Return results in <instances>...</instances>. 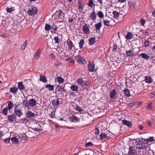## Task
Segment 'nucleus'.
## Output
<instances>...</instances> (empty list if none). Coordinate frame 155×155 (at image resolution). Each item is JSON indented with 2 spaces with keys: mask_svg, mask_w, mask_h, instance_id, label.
<instances>
[{
  "mask_svg": "<svg viewBox=\"0 0 155 155\" xmlns=\"http://www.w3.org/2000/svg\"><path fill=\"white\" fill-rule=\"evenodd\" d=\"M13 8L12 7L10 8L8 7H7L6 8L7 12L9 13L12 12V11L13 10Z\"/></svg>",
  "mask_w": 155,
  "mask_h": 155,
  "instance_id": "54",
  "label": "nucleus"
},
{
  "mask_svg": "<svg viewBox=\"0 0 155 155\" xmlns=\"http://www.w3.org/2000/svg\"><path fill=\"white\" fill-rule=\"evenodd\" d=\"M39 80L40 81H41L44 83H45L47 82L46 78L45 76L42 75H40V76Z\"/></svg>",
  "mask_w": 155,
  "mask_h": 155,
  "instance_id": "37",
  "label": "nucleus"
},
{
  "mask_svg": "<svg viewBox=\"0 0 155 155\" xmlns=\"http://www.w3.org/2000/svg\"><path fill=\"white\" fill-rule=\"evenodd\" d=\"M147 108L148 109H149L150 110L152 109L151 104V103L148 104V106L147 107Z\"/></svg>",
  "mask_w": 155,
  "mask_h": 155,
  "instance_id": "61",
  "label": "nucleus"
},
{
  "mask_svg": "<svg viewBox=\"0 0 155 155\" xmlns=\"http://www.w3.org/2000/svg\"><path fill=\"white\" fill-rule=\"evenodd\" d=\"M133 35L132 33L128 32L126 35L125 36V38L127 40H131L132 38Z\"/></svg>",
  "mask_w": 155,
  "mask_h": 155,
  "instance_id": "24",
  "label": "nucleus"
},
{
  "mask_svg": "<svg viewBox=\"0 0 155 155\" xmlns=\"http://www.w3.org/2000/svg\"><path fill=\"white\" fill-rule=\"evenodd\" d=\"M89 16L91 20H92L93 21H94L97 17L96 13L94 11H93L90 13Z\"/></svg>",
  "mask_w": 155,
  "mask_h": 155,
  "instance_id": "11",
  "label": "nucleus"
},
{
  "mask_svg": "<svg viewBox=\"0 0 155 155\" xmlns=\"http://www.w3.org/2000/svg\"><path fill=\"white\" fill-rule=\"evenodd\" d=\"M87 5L90 7H93V6H95V5L94 3L93 0H89L88 3L87 4Z\"/></svg>",
  "mask_w": 155,
  "mask_h": 155,
  "instance_id": "41",
  "label": "nucleus"
},
{
  "mask_svg": "<svg viewBox=\"0 0 155 155\" xmlns=\"http://www.w3.org/2000/svg\"><path fill=\"white\" fill-rule=\"evenodd\" d=\"M95 134L96 135H98L100 133V131L98 128L97 127L95 128Z\"/></svg>",
  "mask_w": 155,
  "mask_h": 155,
  "instance_id": "59",
  "label": "nucleus"
},
{
  "mask_svg": "<svg viewBox=\"0 0 155 155\" xmlns=\"http://www.w3.org/2000/svg\"><path fill=\"white\" fill-rule=\"evenodd\" d=\"M59 104V100L58 99H54L51 101V104L54 107L57 106Z\"/></svg>",
  "mask_w": 155,
  "mask_h": 155,
  "instance_id": "23",
  "label": "nucleus"
},
{
  "mask_svg": "<svg viewBox=\"0 0 155 155\" xmlns=\"http://www.w3.org/2000/svg\"><path fill=\"white\" fill-rule=\"evenodd\" d=\"M25 116L28 118H32L34 117L35 114L31 111H27L25 114Z\"/></svg>",
  "mask_w": 155,
  "mask_h": 155,
  "instance_id": "13",
  "label": "nucleus"
},
{
  "mask_svg": "<svg viewBox=\"0 0 155 155\" xmlns=\"http://www.w3.org/2000/svg\"><path fill=\"white\" fill-rule=\"evenodd\" d=\"M21 123L26 124L27 122H29V119L26 117L20 120Z\"/></svg>",
  "mask_w": 155,
  "mask_h": 155,
  "instance_id": "44",
  "label": "nucleus"
},
{
  "mask_svg": "<svg viewBox=\"0 0 155 155\" xmlns=\"http://www.w3.org/2000/svg\"><path fill=\"white\" fill-rule=\"evenodd\" d=\"M78 9L80 11H81L83 9L82 4L78 5Z\"/></svg>",
  "mask_w": 155,
  "mask_h": 155,
  "instance_id": "57",
  "label": "nucleus"
},
{
  "mask_svg": "<svg viewBox=\"0 0 155 155\" xmlns=\"http://www.w3.org/2000/svg\"><path fill=\"white\" fill-rule=\"evenodd\" d=\"M150 45V41H149L146 40L144 43V46L145 47H148Z\"/></svg>",
  "mask_w": 155,
  "mask_h": 155,
  "instance_id": "56",
  "label": "nucleus"
},
{
  "mask_svg": "<svg viewBox=\"0 0 155 155\" xmlns=\"http://www.w3.org/2000/svg\"><path fill=\"white\" fill-rule=\"evenodd\" d=\"M117 94V93L115 89H112L110 92V97L111 98H114L116 97Z\"/></svg>",
  "mask_w": 155,
  "mask_h": 155,
  "instance_id": "9",
  "label": "nucleus"
},
{
  "mask_svg": "<svg viewBox=\"0 0 155 155\" xmlns=\"http://www.w3.org/2000/svg\"><path fill=\"white\" fill-rule=\"evenodd\" d=\"M45 87L47 88L49 91H52L54 90V86L50 84H46Z\"/></svg>",
  "mask_w": 155,
  "mask_h": 155,
  "instance_id": "34",
  "label": "nucleus"
},
{
  "mask_svg": "<svg viewBox=\"0 0 155 155\" xmlns=\"http://www.w3.org/2000/svg\"><path fill=\"white\" fill-rule=\"evenodd\" d=\"M73 20L74 19L72 17L71 18L70 17L68 18V21L69 23H71L73 21Z\"/></svg>",
  "mask_w": 155,
  "mask_h": 155,
  "instance_id": "60",
  "label": "nucleus"
},
{
  "mask_svg": "<svg viewBox=\"0 0 155 155\" xmlns=\"http://www.w3.org/2000/svg\"><path fill=\"white\" fill-rule=\"evenodd\" d=\"M76 82L78 85H81L82 86V85H83V83L84 82V81L82 79L80 78L78 79L77 80Z\"/></svg>",
  "mask_w": 155,
  "mask_h": 155,
  "instance_id": "39",
  "label": "nucleus"
},
{
  "mask_svg": "<svg viewBox=\"0 0 155 155\" xmlns=\"http://www.w3.org/2000/svg\"><path fill=\"white\" fill-rule=\"evenodd\" d=\"M41 49L39 48L35 53L34 57L36 59H38L40 56V54L41 52Z\"/></svg>",
  "mask_w": 155,
  "mask_h": 155,
  "instance_id": "16",
  "label": "nucleus"
},
{
  "mask_svg": "<svg viewBox=\"0 0 155 155\" xmlns=\"http://www.w3.org/2000/svg\"><path fill=\"white\" fill-rule=\"evenodd\" d=\"M97 15L101 18L104 17V15L101 11H99L97 13Z\"/></svg>",
  "mask_w": 155,
  "mask_h": 155,
  "instance_id": "48",
  "label": "nucleus"
},
{
  "mask_svg": "<svg viewBox=\"0 0 155 155\" xmlns=\"http://www.w3.org/2000/svg\"><path fill=\"white\" fill-rule=\"evenodd\" d=\"M28 13L29 15H35L37 13V9L35 7H32L29 8L28 11Z\"/></svg>",
  "mask_w": 155,
  "mask_h": 155,
  "instance_id": "3",
  "label": "nucleus"
},
{
  "mask_svg": "<svg viewBox=\"0 0 155 155\" xmlns=\"http://www.w3.org/2000/svg\"><path fill=\"white\" fill-rule=\"evenodd\" d=\"M148 146L147 141L144 139H142L140 141L136 144V147L139 150H143L146 148Z\"/></svg>",
  "mask_w": 155,
  "mask_h": 155,
  "instance_id": "1",
  "label": "nucleus"
},
{
  "mask_svg": "<svg viewBox=\"0 0 155 155\" xmlns=\"http://www.w3.org/2000/svg\"><path fill=\"white\" fill-rule=\"evenodd\" d=\"M124 93L127 97H129L130 96V90L128 89L125 88L124 90Z\"/></svg>",
  "mask_w": 155,
  "mask_h": 155,
  "instance_id": "35",
  "label": "nucleus"
},
{
  "mask_svg": "<svg viewBox=\"0 0 155 155\" xmlns=\"http://www.w3.org/2000/svg\"><path fill=\"white\" fill-rule=\"evenodd\" d=\"M54 40L55 41V43L58 44L60 41V39L58 36H55L54 38Z\"/></svg>",
  "mask_w": 155,
  "mask_h": 155,
  "instance_id": "52",
  "label": "nucleus"
},
{
  "mask_svg": "<svg viewBox=\"0 0 155 155\" xmlns=\"http://www.w3.org/2000/svg\"><path fill=\"white\" fill-rule=\"evenodd\" d=\"M66 42L68 46V49H70L71 51L72 48L73 47H74V45L71 40L69 39H68L67 40Z\"/></svg>",
  "mask_w": 155,
  "mask_h": 155,
  "instance_id": "8",
  "label": "nucleus"
},
{
  "mask_svg": "<svg viewBox=\"0 0 155 155\" xmlns=\"http://www.w3.org/2000/svg\"><path fill=\"white\" fill-rule=\"evenodd\" d=\"M28 137L32 138L35 136V133L31 131H29L26 133Z\"/></svg>",
  "mask_w": 155,
  "mask_h": 155,
  "instance_id": "22",
  "label": "nucleus"
},
{
  "mask_svg": "<svg viewBox=\"0 0 155 155\" xmlns=\"http://www.w3.org/2000/svg\"><path fill=\"white\" fill-rule=\"evenodd\" d=\"M91 83V81H88L84 82L83 85H82V87L85 89H86L88 87Z\"/></svg>",
  "mask_w": 155,
  "mask_h": 155,
  "instance_id": "19",
  "label": "nucleus"
},
{
  "mask_svg": "<svg viewBox=\"0 0 155 155\" xmlns=\"http://www.w3.org/2000/svg\"><path fill=\"white\" fill-rule=\"evenodd\" d=\"M51 28L55 33L57 31L58 26L55 23H53L51 26Z\"/></svg>",
  "mask_w": 155,
  "mask_h": 155,
  "instance_id": "40",
  "label": "nucleus"
},
{
  "mask_svg": "<svg viewBox=\"0 0 155 155\" xmlns=\"http://www.w3.org/2000/svg\"><path fill=\"white\" fill-rule=\"evenodd\" d=\"M75 110L79 112H81L84 110V109L78 105H77L76 106Z\"/></svg>",
  "mask_w": 155,
  "mask_h": 155,
  "instance_id": "46",
  "label": "nucleus"
},
{
  "mask_svg": "<svg viewBox=\"0 0 155 155\" xmlns=\"http://www.w3.org/2000/svg\"><path fill=\"white\" fill-rule=\"evenodd\" d=\"M89 62V64L88 66V71L90 72H92L94 71L95 69L94 64L90 62Z\"/></svg>",
  "mask_w": 155,
  "mask_h": 155,
  "instance_id": "7",
  "label": "nucleus"
},
{
  "mask_svg": "<svg viewBox=\"0 0 155 155\" xmlns=\"http://www.w3.org/2000/svg\"><path fill=\"white\" fill-rule=\"evenodd\" d=\"M14 106L13 103L11 101H9L8 102V106L7 107V108L8 110H9L11 109Z\"/></svg>",
  "mask_w": 155,
  "mask_h": 155,
  "instance_id": "36",
  "label": "nucleus"
},
{
  "mask_svg": "<svg viewBox=\"0 0 155 155\" xmlns=\"http://www.w3.org/2000/svg\"><path fill=\"white\" fill-rule=\"evenodd\" d=\"M95 38L93 37H90L88 40L89 43L90 45H93L95 44L96 42Z\"/></svg>",
  "mask_w": 155,
  "mask_h": 155,
  "instance_id": "27",
  "label": "nucleus"
},
{
  "mask_svg": "<svg viewBox=\"0 0 155 155\" xmlns=\"http://www.w3.org/2000/svg\"><path fill=\"white\" fill-rule=\"evenodd\" d=\"M104 24L107 26H109L111 25L110 24V21H109L104 20Z\"/></svg>",
  "mask_w": 155,
  "mask_h": 155,
  "instance_id": "53",
  "label": "nucleus"
},
{
  "mask_svg": "<svg viewBox=\"0 0 155 155\" xmlns=\"http://www.w3.org/2000/svg\"><path fill=\"white\" fill-rule=\"evenodd\" d=\"M113 14L114 18L117 19L119 15V13L116 11H114L113 12Z\"/></svg>",
  "mask_w": 155,
  "mask_h": 155,
  "instance_id": "50",
  "label": "nucleus"
},
{
  "mask_svg": "<svg viewBox=\"0 0 155 155\" xmlns=\"http://www.w3.org/2000/svg\"><path fill=\"white\" fill-rule=\"evenodd\" d=\"M93 145V144L91 142H89L85 144V146L86 147H88Z\"/></svg>",
  "mask_w": 155,
  "mask_h": 155,
  "instance_id": "55",
  "label": "nucleus"
},
{
  "mask_svg": "<svg viewBox=\"0 0 155 155\" xmlns=\"http://www.w3.org/2000/svg\"><path fill=\"white\" fill-rule=\"evenodd\" d=\"M136 150L134 147H130L129 151V154L130 155H134L136 153Z\"/></svg>",
  "mask_w": 155,
  "mask_h": 155,
  "instance_id": "14",
  "label": "nucleus"
},
{
  "mask_svg": "<svg viewBox=\"0 0 155 155\" xmlns=\"http://www.w3.org/2000/svg\"><path fill=\"white\" fill-rule=\"evenodd\" d=\"M140 21L142 25H144L146 22L145 20L143 18L141 19Z\"/></svg>",
  "mask_w": 155,
  "mask_h": 155,
  "instance_id": "58",
  "label": "nucleus"
},
{
  "mask_svg": "<svg viewBox=\"0 0 155 155\" xmlns=\"http://www.w3.org/2000/svg\"><path fill=\"white\" fill-rule=\"evenodd\" d=\"M8 120V121L11 122H12L14 120L16 119V117L15 115L13 114H10L7 117Z\"/></svg>",
  "mask_w": 155,
  "mask_h": 155,
  "instance_id": "10",
  "label": "nucleus"
},
{
  "mask_svg": "<svg viewBox=\"0 0 155 155\" xmlns=\"http://www.w3.org/2000/svg\"><path fill=\"white\" fill-rule=\"evenodd\" d=\"M145 81L146 82L150 83H152L153 81V79L150 76H146L145 78Z\"/></svg>",
  "mask_w": 155,
  "mask_h": 155,
  "instance_id": "26",
  "label": "nucleus"
},
{
  "mask_svg": "<svg viewBox=\"0 0 155 155\" xmlns=\"http://www.w3.org/2000/svg\"><path fill=\"white\" fill-rule=\"evenodd\" d=\"M129 6L130 7L134 9H136L137 8V5L135 3L132 2L129 3Z\"/></svg>",
  "mask_w": 155,
  "mask_h": 155,
  "instance_id": "31",
  "label": "nucleus"
},
{
  "mask_svg": "<svg viewBox=\"0 0 155 155\" xmlns=\"http://www.w3.org/2000/svg\"><path fill=\"white\" fill-rule=\"evenodd\" d=\"M150 97H153L154 96H155V91L153 92V93H151L150 95Z\"/></svg>",
  "mask_w": 155,
  "mask_h": 155,
  "instance_id": "64",
  "label": "nucleus"
},
{
  "mask_svg": "<svg viewBox=\"0 0 155 155\" xmlns=\"http://www.w3.org/2000/svg\"><path fill=\"white\" fill-rule=\"evenodd\" d=\"M109 137L107 136V134L102 133L100 135V138L101 140H102L104 138L108 139Z\"/></svg>",
  "mask_w": 155,
  "mask_h": 155,
  "instance_id": "30",
  "label": "nucleus"
},
{
  "mask_svg": "<svg viewBox=\"0 0 155 155\" xmlns=\"http://www.w3.org/2000/svg\"><path fill=\"white\" fill-rule=\"evenodd\" d=\"M64 86L59 85H57L55 88V91H58L62 93L63 92H66V90L64 89Z\"/></svg>",
  "mask_w": 155,
  "mask_h": 155,
  "instance_id": "5",
  "label": "nucleus"
},
{
  "mask_svg": "<svg viewBox=\"0 0 155 155\" xmlns=\"http://www.w3.org/2000/svg\"><path fill=\"white\" fill-rule=\"evenodd\" d=\"M55 81L58 82L59 84H61L64 82V80L61 77L57 76V78L55 79Z\"/></svg>",
  "mask_w": 155,
  "mask_h": 155,
  "instance_id": "17",
  "label": "nucleus"
},
{
  "mask_svg": "<svg viewBox=\"0 0 155 155\" xmlns=\"http://www.w3.org/2000/svg\"><path fill=\"white\" fill-rule=\"evenodd\" d=\"M28 43V41L27 40H25L23 44L21 47V50L23 51L27 47V43Z\"/></svg>",
  "mask_w": 155,
  "mask_h": 155,
  "instance_id": "38",
  "label": "nucleus"
},
{
  "mask_svg": "<svg viewBox=\"0 0 155 155\" xmlns=\"http://www.w3.org/2000/svg\"><path fill=\"white\" fill-rule=\"evenodd\" d=\"M84 43V40L83 39H81L80 40L79 42V47L80 48H82L83 46Z\"/></svg>",
  "mask_w": 155,
  "mask_h": 155,
  "instance_id": "42",
  "label": "nucleus"
},
{
  "mask_svg": "<svg viewBox=\"0 0 155 155\" xmlns=\"http://www.w3.org/2000/svg\"><path fill=\"white\" fill-rule=\"evenodd\" d=\"M70 89L72 91L77 92L78 90V86L74 84H72L70 87Z\"/></svg>",
  "mask_w": 155,
  "mask_h": 155,
  "instance_id": "25",
  "label": "nucleus"
},
{
  "mask_svg": "<svg viewBox=\"0 0 155 155\" xmlns=\"http://www.w3.org/2000/svg\"><path fill=\"white\" fill-rule=\"evenodd\" d=\"M138 56L139 58H143L146 59L148 60L150 58V56L147 54H145L144 53H142L138 55Z\"/></svg>",
  "mask_w": 155,
  "mask_h": 155,
  "instance_id": "12",
  "label": "nucleus"
},
{
  "mask_svg": "<svg viewBox=\"0 0 155 155\" xmlns=\"http://www.w3.org/2000/svg\"><path fill=\"white\" fill-rule=\"evenodd\" d=\"M28 103L29 106L33 107L36 104V101L34 99H31L28 101Z\"/></svg>",
  "mask_w": 155,
  "mask_h": 155,
  "instance_id": "20",
  "label": "nucleus"
},
{
  "mask_svg": "<svg viewBox=\"0 0 155 155\" xmlns=\"http://www.w3.org/2000/svg\"><path fill=\"white\" fill-rule=\"evenodd\" d=\"M26 99V100H24L23 101L22 104L25 107H29V104L28 103L27 99Z\"/></svg>",
  "mask_w": 155,
  "mask_h": 155,
  "instance_id": "47",
  "label": "nucleus"
},
{
  "mask_svg": "<svg viewBox=\"0 0 155 155\" xmlns=\"http://www.w3.org/2000/svg\"><path fill=\"white\" fill-rule=\"evenodd\" d=\"M148 141L150 142H151L154 141V140L153 137H151L148 139Z\"/></svg>",
  "mask_w": 155,
  "mask_h": 155,
  "instance_id": "62",
  "label": "nucleus"
},
{
  "mask_svg": "<svg viewBox=\"0 0 155 155\" xmlns=\"http://www.w3.org/2000/svg\"><path fill=\"white\" fill-rule=\"evenodd\" d=\"M21 142L23 143L24 141L27 139L28 137L26 134H23L20 136Z\"/></svg>",
  "mask_w": 155,
  "mask_h": 155,
  "instance_id": "21",
  "label": "nucleus"
},
{
  "mask_svg": "<svg viewBox=\"0 0 155 155\" xmlns=\"http://www.w3.org/2000/svg\"><path fill=\"white\" fill-rule=\"evenodd\" d=\"M9 91L10 92L15 94L17 92L18 89L16 87H12L10 88Z\"/></svg>",
  "mask_w": 155,
  "mask_h": 155,
  "instance_id": "29",
  "label": "nucleus"
},
{
  "mask_svg": "<svg viewBox=\"0 0 155 155\" xmlns=\"http://www.w3.org/2000/svg\"><path fill=\"white\" fill-rule=\"evenodd\" d=\"M14 112L15 115H16L18 117H20L23 114V113L19 110L15 109Z\"/></svg>",
  "mask_w": 155,
  "mask_h": 155,
  "instance_id": "15",
  "label": "nucleus"
},
{
  "mask_svg": "<svg viewBox=\"0 0 155 155\" xmlns=\"http://www.w3.org/2000/svg\"><path fill=\"white\" fill-rule=\"evenodd\" d=\"M126 54L127 57H132L134 55V53L133 50H129L126 51Z\"/></svg>",
  "mask_w": 155,
  "mask_h": 155,
  "instance_id": "18",
  "label": "nucleus"
},
{
  "mask_svg": "<svg viewBox=\"0 0 155 155\" xmlns=\"http://www.w3.org/2000/svg\"><path fill=\"white\" fill-rule=\"evenodd\" d=\"M45 30L49 31L51 28V26L48 24H46L45 27Z\"/></svg>",
  "mask_w": 155,
  "mask_h": 155,
  "instance_id": "49",
  "label": "nucleus"
},
{
  "mask_svg": "<svg viewBox=\"0 0 155 155\" xmlns=\"http://www.w3.org/2000/svg\"><path fill=\"white\" fill-rule=\"evenodd\" d=\"M124 124L127 126L129 127H130L132 126V124L131 122L126 120L122 121Z\"/></svg>",
  "mask_w": 155,
  "mask_h": 155,
  "instance_id": "28",
  "label": "nucleus"
},
{
  "mask_svg": "<svg viewBox=\"0 0 155 155\" xmlns=\"http://www.w3.org/2000/svg\"><path fill=\"white\" fill-rule=\"evenodd\" d=\"M11 140L12 142L15 143V144L18 143V139L16 137H12L11 138Z\"/></svg>",
  "mask_w": 155,
  "mask_h": 155,
  "instance_id": "45",
  "label": "nucleus"
},
{
  "mask_svg": "<svg viewBox=\"0 0 155 155\" xmlns=\"http://www.w3.org/2000/svg\"><path fill=\"white\" fill-rule=\"evenodd\" d=\"M113 51H116L117 49V45H114L113 46Z\"/></svg>",
  "mask_w": 155,
  "mask_h": 155,
  "instance_id": "63",
  "label": "nucleus"
},
{
  "mask_svg": "<svg viewBox=\"0 0 155 155\" xmlns=\"http://www.w3.org/2000/svg\"><path fill=\"white\" fill-rule=\"evenodd\" d=\"M8 109L7 108H3L2 111V114H5V116H7L8 112Z\"/></svg>",
  "mask_w": 155,
  "mask_h": 155,
  "instance_id": "51",
  "label": "nucleus"
},
{
  "mask_svg": "<svg viewBox=\"0 0 155 155\" xmlns=\"http://www.w3.org/2000/svg\"><path fill=\"white\" fill-rule=\"evenodd\" d=\"M89 25L85 24L82 27V30L84 34L86 35L89 34L90 33V30L89 28Z\"/></svg>",
  "mask_w": 155,
  "mask_h": 155,
  "instance_id": "4",
  "label": "nucleus"
},
{
  "mask_svg": "<svg viewBox=\"0 0 155 155\" xmlns=\"http://www.w3.org/2000/svg\"><path fill=\"white\" fill-rule=\"evenodd\" d=\"M75 59L78 63L81 64H85L87 63L85 59L79 55L75 56Z\"/></svg>",
  "mask_w": 155,
  "mask_h": 155,
  "instance_id": "2",
  "label": "nucleus"
},
{
  "mask_svg": "<svg viewBox=\"0 0 155 155\" xmlns=\"http://www.w3.org/2000/svg\"><path fill=\"white\" fill-rule=\"evenodd\" d=\"M55 14L56 17V18H60L61 19H63V18H64V14H63V13L62 12V11L61 10L57 11L55 13Z\"/></svg>",
  "mask_w": 155,
  "mask_h": 155,
  "instance_id": "6",
  "label": "nucleus"
},
{
  "mask_svg": "<svg viewBox=\"0 0 155 155\" xmlns=\"http://www.w3.org/2000/svg\"><path fill=\"white\" fill-rule=\"evenodd\" d=\"M70 120L71 122H76L78 121V118L76 116L72 115L71 116Z\"/></svg>",
  "mask_w": 155,
  "mask_h": 155,
  "instance_id": "32",
  "label": "nucleus"
},
{
  "mask_svg": "<svg viewBox=\"0 0 155 155\" xmlns=\"http://www.w3.org/2000/svg\"><path fill=\"white\" fill-rule=\"evenodd\" d=\"M18 88L21 90L25 89V88L22 82H20L18 83Z\"/></svg>",
  "mask_w": 155,
  "mask_h": 155,
  "instance_id": "33",
  "label": "nucleus"
},
{
  "mask_svg": "<svg viewBox=\"0 0 155 155\" xmlns=\"http://www.w3.org/2000/svg\"><path fill=\"white\" fill-rule=\"evenodd\" d=\"M102 23L101 22H98L95 25V28L97 30H100V28L102 26Z\"/></svg>",
  "mask_w": 155,
  "mask_h": 155,
  "instance_id": "43",
  "label": "nucleus"
}]
</instances>
